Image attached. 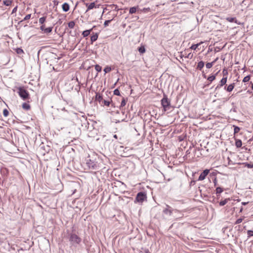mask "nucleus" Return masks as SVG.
Masks as SVG:
<instances>
[{
	"mask_svg": "<svg viewBox=\"0 0 253 253\" xmlns=\"http://www.w3.org/2000/svg\"><path fill=\"white\" fill-rule=\"evenodd\" d=\"M126 100L125 98H123L122 100L121 101L120 107H123L125 106L126 104Z\"/></svg>",
	"mask_w": 253,
	"mask_h": 253,
	"instance_id": "b1692460",
	"label": "nucleus"
},
{
	"mask_svg": "<svg viewBox=\"0 0 253 253\" xmlns=\"http://www.w3.org/2000/svg\"><path fill=\"white\" fill-rule=\"evenodd\" d=\"M209 170L208 169H206L204 170L200 175L198 180L202 181L205 179L206 176L209 173Z\"/></svg>",
	"mask_w": 253,
	"mask_h": 253,
	"instance_id": "6e6552de",
	"label": "nucleus"
},
{
	"mask_svg": "<svg viewBox=\"0 0 253 253\" xmlns=\"http://www.w3.org/2000/svg\"><path fill=\"white\" fill-rule=\"evenodd\" d=\"M250 80V76H247L245 77H244V78L243 79V82L246 83V82L249 81Z\"/></svg>",
	"mask_w": 253,
	"mask_h": 253,
	"instance_id": "72a5a7b5",
	"label": "nucleus"
},
{
	"mask_svg": "<svg viewBox=\"0 0 253 253\" xmlns=\"http://www.w3.org/2000/svg\"><path fill=\"white\" fill-rule=\"evenodd\" d=\"M112 20V19L111 20H106L105 22H104V25L105 27H106L107 26H108L109 24L110 23L111 21Z\"/></svg>",
	"mask_w": 253,
	"mask_h": 253,
	"instance_id": "a19ab883",
	"label": "nucleus"
},
{
	"mask_svg": "<svg viewBox=\"0 0 253 253\" xmlns=\"http://www.w3.org/2000/svg\"><path fill=\"white\" fill-rule=\"evenodd\" d=\"M111 71V68L109 66H107L104 69V71L105 73H109Z\"/></svg>",
	"mask_w": 253,
	"mask_h": 253,
	"instance_id": "c85d7f7f",
	"label": "nucleus"
},
{
	"mask_svg": "<svg viewBox=\"0 0 253 253\" xmlns=\"http://www.w3.org/2000/svg\"><path fill=\"white\" fill-rule=\"evenodd\" d=\"M75 25V22L73 21H70L68 23V27L71 29H73Z\"/></svg>",
	"mask_w": 253,
	"mask_h": 253,
	"instance_id": "5701e85b",
	"label": "nucleus"
},
{
	"mask_svg": "<svg viewBox=\"0 0 253 253\" xmlns=\"http://www.w3.org/2000/svg\"><path fill=\"white\" fill-rule=\"evenodd\" d=\"M229 200L228 199H225V200H223V201H221L219 202V205L220 206H224L228 202V201Z\"/></svg>",
	"mask_w": 253,
	"mask_h": 253,
	"instance_id": "412c9836",
	"label": "nucleus"
},
{
	"mask_svg": "<svg viewBox=\"0 0 253 253\" xmlns=\"http://www.w3.org/2000/svg\"><path fill=\"white\" fill-rule=\"evenodd\" d=\"M217 59H218V58H217L216 59H215V60L212 62H213V64H214V63L217 61Z\"/></svg>",
	"mask_w": 253,
	"mask_h": 253,
	"instance_id": "603ef678",
	"label": "nucleus"
},
{
	"mask_svg": "<svg viewBox=\"0 0 253 253\" xmlns=\"http://www.w3.org/2000/svg\"><path fill=\"white\" fill-rule=\"evenodd\" d=\"M3 114L4 117H7L9 114L8 111L6 109H4V110L3 111Z\"/></svg>",
	"mask_w": 253,
	"mask_h": 253,
	"instance_id": "e433bc0d",
	"label": "nucleus"
},
{
	"mask_svg": "<svg viewBox=\"0 0 253 253\" xmlns=\"http://www.w3.org/2000/svg\"><path fill=\"white\" fill-rule=\"evenodd\" d=\"M245 166L247 168L249 169H251L253 168V164H249V163H245Z\"/></svg>",
	"mask_w": 253,
	"mask_h": 253,
	"instance_id": "473e14b6",
	"label": "nucleus"
},
{
	"mask_svg": "<svg viewBox=\"0 0 253 253\" xmlns=\"http://www.w3.org/2000/svg\"><path fill=\"white\" fill-rule=\"evenodd\" d=\"M114 94L115 95H120V92L118 88L115 89L114 90Z\"/></svg>",
	"mask_w": 253,
	"mask_h": 253,
	"instance_id": "58836bf2",
	"label": "nucleus"
},
{
	"mask_svg": "<svg viewBox=\"0 0 253 253\" xmlns=\"http://www.w3.org/2000/svg\"><path fill=\"white\" fill-rule=\"evenodd\" d=\"M216 74L214 75H212V76L209 77L207 79L208 81L209 82H210V83H211L213 80H215V77H216Z\"/></svg>",
	"mask_w": 253,
	"mask_h": 253,
	"instance_id": "a211bd4d",
	"label": "nucleus"
},
{
	"mask_svg": "<svg viewBox=\"0 0 253 253\" xmlns=\"http://www.w3.org/2000/svg\"><path fill=\"white\" fill-rule=\"evenodd\" d=\"M223 188L220 187H218L216 189V194H220L223 192Z\"/></svg>",
	"mask_w": 253,
	"mask_h": 253,
	"instance_id": "393cba45",
	"label": "nucleus"
},
{
	"mask_svg": "<svg viewBox=\"0 0 253 253\" xmlns=\"http://www.w3.org/2000/svg\"><path fill=\"white\" fill-rule=\"evenodd\" d=\"M19 95L23 99L26 100L29 97V93L23 87H20L18 91Z\"/></svg>",
	"mask_w": 253,
	"mask_h": 253,
	"instance_id": "39448f33",
	"label": "nucleus"
},
{
	"mask_svg": "<svg viewBox=\"0 0 253 253\" xmlns=\"http://www.w3.org/2000/svg\"><path fill=\"white\" fill-rule=\"evenodd\" d=\"M145 253H151L149 251V250H145Z\"/></svg>",
	"mask_w": 253,
	"mask_h": 253,
	"instance_id": "3c124183",
	"label": "nucleus"
},
{
	"mask_svg": "<svg viewBox=\"0 0 253 253\" xmlns=\"http://www.w3.org/2000/svg\"><path fill=\"white\" fill-rule=\"evenodd\" d=\"M40 30L43 32L44 33L48 34L52 32L53 27H50L45 28V25H42L40 28Z\"/></svg>",
	"mask_w": 253,
	"mask_h": 253,
	"instance_id": "0eeeda50",
	"label": "nucleus"
},
{
	"mask_svg": "<svg viewBox=\"0 0 253 253\" xmlns=\"http://www.w3.org/2000/svg\"><path fill=\"white\" fill-rule=\"evenodd\" d=\"M247 235H248V237L249 238L251 236H253V231L252 230H248L247 231Z\"/></svg>",
	"mask_w": 253,
	"mask_h": 253,
	"instance_id": "f704fd0d",
	"label": "nucleus"
},
{
	"mask_svg": "<svg viewBox=\"0 0 253 253\" xmlns=\"http://www.w3.org/2000/svg\"><path fill=\"white\" fill-rule=\"evenodd\" d=\"M150 10V8L149 7L144 8L142 10H141V11L142 12H143L144 13L147 12L149 11Z\"/></svg>",
	"mask_w": 253,
	"mask_h": 253,
	"instance_id": "ea45409f",
	"label": "nucleus"
},
{
	"mask_svg": "<svg viewBox=\"0 0 253 253\" xmlns=\"http://www.w3.org/2000/svg\"><path fill=\"white\" fill-rule=\"evenodd\" d=\"M173 211H174L175 212L178 211L177 210H173L169 205H167V208L163 210V212L166 214H168L169 215H171Z\"/></svg>",
	"mask_w": 253,
	"mask_h": 253,
	"instance_id": "423d86ee",
	"label": "nucleus"
},
{
	"mask_svg": "<svg viewBox=\"0 0 253 253\" xmlns=\"http://www.w3.org/2000/svg\"><path fill=\"white\" fill-rule=\"evenodd\" d=\"M227 82V77H223L220 81V84L223 86Z\"/></svg>",
	"mask_w": 253,
	"mask_h": 253,
	"instance_id": "6ab92c4d",
	"label": "nucleus"
},
{
	"mask_svg": "<svg viewBox=\"0 0 253 253\" xmlns=\"http://www.w3.org/2000/svg\"><path fill=\"white\" fill-rule=\"evenodd\" d=\"M227 20L230 22H233L235 20V18L233 17H228L227 18Z\"/></svg>",
	"mask_w": 253,
	"mask_h": 253,
	"instance_id": "79ce46f5",
	"label": "nucleus"
},
{
	"mask_svg": "<svg viewBox=\"0 0 253 253\" xmlns=\"http://www.w3.org/2000/svg\"><path fill=\"white\" fill-rule=\"evenodd\" d=\"M136 11V7H132L129 9V12L130 14H133L135 13Z\"/></svg>",
	"mask_w": 253,
	"mask_h": 253,
	"instance_id": "4be33fe9",
	"label": "nucleus"
},
{
	"mask_svg": "<svg viewBox=\"0 0 253 253\" xmlns=\"http://www.w3.org/2000/svg\"><path fill=\"white\" fill-rule=\"evenodd\" d=\"M94 27H95V26H93V27L90 30H86L83 31V32L82 33V35L83 36V37H87L90 34L91 32L92 31L93 28Z\"/></svg>",
	"mask_w": 253,
	"mask_h": 253,
	"instance_id": "9b49d317",
	"label": "nucleus"
},
{
	"mask_svg": "<svg viewBox=\"0 0 253 253\" xmlns=\"http://www.w3.org/2000/svg\"><path fill=\"white\" fill-rule=\"evenodd\" d=\"M103 103L104 105L109 106L110 105V102L109 101L103 100V101H102V104H103Z\"/></svg>",
	"mask_w": 253,
	"mask_h": 253,
	"instance_id": "c756f323",
	"label": "nucleus"
},
{
	"mask_svg": "<svg viewBox=\"0 0 253 253\" xmlns=\"http://www.w3.org/2000/svg\"><path fill=\"white\" fill-rule=\"evenodd\" d=\"M214 183L215 185L216 184V179H214Z\"/></svg>",
	"mask_w": 253,
	"mask_h": 253,
	"instance_id": "6e6d98bb",
	"label": "nucleus"
},
{
	"mask_svg": "<svg viewBox=\"0 0 253 253\" xmlns=\"http://www.w3.org/2000/svg\"><path fill=\"white\" fill-rule=\"evenodd\" d=\"M242 145V141L240 139H237L235 142V146L237 148H240Z\"/></svg>",
	"mask_w": 253,
	"mask_h": 253,
	"instance_id": "dca6fc26",
	"label": "nucleus"
},
{
	"mask_svg": "<svg viewBox=\"0 0 253 253\" xmlns=\"http://www.w3.org/2000/svg\"><path fill=\"white\" fill-rule=\"evenodd\" d=\"M235 84H229L227 87L226 86L224 87V89H226L228 92H231L233 90L234 88Z\"/></svg>",
	"mask_w": 253,
	"mask_h": 253,
	"instance_id": "f8f14e48",
	"label": "nucleus"
},
{
	"mask_svg": "<svg viewBox=\"0 0 253 253\" xmlns=\"http://www.w3.org/2000/svg\"><path fill=\"white\" fill-rule=\"evenodd\" d=\"M193 57V54H191V53H189L186 56V57L187 58H189V59H191Z\"/></svg>",
	"mask_w": 253,
	"mask_h": 253,
	"instance_id": "a18cd8bd",
	"label": "nucleus"
},
{
	"mask_svg": "<svg viewBox=\"0 0 253 253\" xmlns=\"http://www.w3.org/2000/svg\"><path fill=\"white\" fill-rule=\"evenodd\" d=\"M204 62L202 61H201L198 63L197 68L199 69L200 70H202V69L203 68L204 66Z\"/></svg>",
	"mask_w": 253,
	"mask_h": 253,
	"instance_id": "2eb2a0df",
	"label": "nucleus"
},
{
	"mask_svg": "<svg viewBox=\"0 0 253 253\" xmlns=\"http://www.w3.org/2000/svg\"><path fill=\"white\" fill-rule=\"evenodd\" d=\"M31 17V14H28L24 18L23 20H29Z\"/></svg>",
	"mask_w": 253,
	"mask_h": 253,
	"instance_id": "37998d69",
	"label": "nucleus"
},
{
	"mask_svg": "<svg viewBox=\"0 0 253 253\" xmlns=\"http://www.w3.org/2000/svg\"><path fill=\"white\" fill-rule=\"evenodd\" d=\"M114 137L115 138H117V135L116 134L114 135Z\"/></svg>",
	"mask_w": 253,
	"mask_h": 253,
	"instance_id": "864d4df0",
	"label": "nucleus"
},
{
	"mask_svg": "<svg viewBox=\"0 0 253 253\" xmlns=\"http://www.w3.org/2000/svg\"><path fill=\"white\" fill-rule=\"evenodd\" d=\"M46 20V17H42L39 19V23L42 25H44L43 23Z\"/></svg>",
	"mask_w": 253,
	"mask_h": 253,
	"instance_id": "aec40b11",
	"label": "nucleus"
},
{
	"mask_svg": "<svg viewBox=\"0 0 253 253\" xmlns=\"http://www.w3.org/2000/svg\"><path fill=\"white\" fill-rule=\"evenodd\" d=\"M200 44H201V43H197V44H193V45L191 46L190 48H191V49H193V50H196V49L198 48V47L199 46V45H200Z\"/></svg>",
	"mask_w": 253,
	"mask_h": 253,
	"instance_id": "cd10ccee",
	"label": "nucleus"
},
{
	"mask_svg": "<svg viewBox=\"0 0 253 253\" xmlns=\"http://www.w3.org/2000/svg\"><path fill=\"white\" fill-rule=\"evenodd\" d=\"M146 194L144 192H140L137 193L134 202L142 203L145 200H146Z\"/></svg>",
	"mask_w": 253,
	"mask_h": 253,
	"instance_id": "20e7f679",
	"label": "nucleus"
},
{
	"mask_svg": "<svg viewBox=\"0 0 253 253\" xmlns=\"http://www.w3.org/2000/svg\"><path fill=\"white\" fill-rule=\"evenodd\" d=\"M138 51L140 53H143L145 52V48L144 47V46H140L139 48H138Z\"/></svg>",
	"mask_w": 253,
	"mask_h": 253,
	"instance_id": "a878e982",
	"label": "nucleus"
},
{
	"mask_svg": "<svg viewBox=\"0 0 253 253\" xmlns=\"http://www.w3.org/2000/svg\"><path fill=\"white\" fill-rule=\"evenodd\" d=\"M222 86H223V85H221V84H220V83H219V84L216 86V87H215V90H217V89H218V88H220L221 87H222Z\"/></svg>",
	"mask_w": 253,
	"mask_h": 253,
	"instance_id": "49530a36",
	"label": "nucleus"
},
{
	"mask_svg": "<svg viewBox=\"0 0 253 253\" xmlns=\"http://www.w3.org/2000/svg\"><path fill=\"white\" fill-rule=\"evenodd\" d=\"M95 100L98 101L100 103L103 101V98L102 95L99 93H96L95 95Z\"/></svg>",
	"mask_w": 253,
	"mask_h": 253,
	"instance_id": "ddd939ff",
	"label": "nucleus"
},
{
	"mask_svg": "<svg viewBox=\"0 0 253 253\" xmlns=\"http://www.w3.org/2000/svg\"><path fill=\"white\" fill-rule=\"evenodd\" d=\"M161 104L164 108L165 111L168 110L170 109V101L169 100L167 96L164 95V97L161 100Z\"/></svg>",
	"mask_w": 253,
	"mask_h": 253,
	"instance_id": "7ed1b4c3",
	"label": "nucleus"
},
{
	"mask_svg": "<svg viewBox=\"0 0 253 253\" xmlns=\"http://www.w3.org/2000/svg\"><path fill=\"white\" fill-rule=\"evenodd\" d=\"M17 10V7H15L13 8V9L12 10V13L15 12Z\"/></svg>",
	"mask_w": 253,
	"mask_h": 253,
	"instance_id": "09e8293b",
	"label": "nucleus"
},
{
	"mask_svg": "<svg viewBox=\"0 0 253 253\" xmlns=\"http://www.w3.org/2000/svg\"><path fill=\"white\" fill-rule=\"evenodd\" d=\"M16 51L17 54H21L23 53V50L20 48H17L16 49Z\"/></svg>",
	"mask_w": 253,
	"mask_h": 253,
	"instance_id": "2f4dec72",
	"label": "nucleus"
},
{
	"mask_svg": "<svg viewBox=\"0 0 253 253\" xmlns=\"http://www.w3.org/2000/svg\"><path fill=\"white\" fill-rule=\"evenodd\" d=\"M234 133H237L240 130V128L237 126H234Z\"/></svg>",
	"mask_w": 253,
	"mask_h": 253,
	"instance_id": "bb28decb",
	"label": "nucleus"
},
{
	"mask_svg": "<svg viewBox=\"0 0 253 253\" xmlns=\"http://www.w3.org/2000/svg\"><path fill=\"white\" fill-rule=\"evenodd\" d=\"M86 6L87 7V9L86 10V11L93 9L94 7H95V4L94 2H91L90 3H86L85 4Z\"/></svg>",
	"mask_w": 253,
	"mask_h": 253,
	"instance_id": "9d476101",
	"label": "nucleus"
},
{
	"mask_svg": "<svg viewBox=\"0 0 253 253\" xmlns=\"http://www.w3.org/2000/svg\"><path fill=\"white\" fill-rule=\"evenodd\" d=\"M22 108L26 110H28L30 109V106L27 103H23L22 104Z\"/></svg>",
	"mask_w": 253,
	"mask_h": 253,
	"instance_id": "f3484780",
	"label": "nucleus"
},
{
	"mask_svg": "<svg viewBox=\"0 0 253 253\" xmlns=\"http://www.w3.org/2000/svg\"><path fill=\"white\" fill-rule=\"evenodd\" d=\"M223 75L224 76L225 74H227V71L226 70L224 69L223 71Z\"/></svg>",
	"mask_w": 253,
	"mask_h": 253,
	"instance_id": "de8ad7c7",
	"label": "nucleus"
},
{
	"mask_svg": "<svg viewBox=\"0 0 253 253\" xmlns=\"http://www.w3.org/2000/svg\"><path fill=\"white\" fill-rule=\"evenodd\" d=\"M98 37V35L97 33H95V34L92 35L90 37L91 43H92L96 41Z\"/></svg>",
	"mask_w": 253,
	"mask_h": 253,
	"instance_id": "4468645a",
	"label": "nucleus"
},
{
	"mask_svg": "<svg viewBox=\"0 0 253 253\" xmlns=\"http://www.w3.org/2000/svg\"><path fill=\"white\" fill-rule=\"evenodd\" d=\"M252 89L253 90V84H252Z\"/></svg>",
	"mask_w": 253,
	"mask_h": 253,
	"instance_id": "4d7b16f0",
	"label": "nucleus"
},
{
	"mask_svg": "<svg viewBox=\"0 0 253 253\" xmlns=\"http://www.w3.org/2000/svg\"><path fill=\"white\" fill-rule=\"evenodd\" d=\"M243 211V208H241L240 210V212H241Z\"/></svg>",
	"mask_w": 253,
	"mask_h": 253,
	"instance_id": "5fc2aeb1",
	"label": "nucleus"
},
{
	"mask_svg": "<svg viewBox=\"0 0 253 253\" xmlns=\"http://www.w3.org/2000/svg\"><path fill=\"white\" fill-rule=\"evenodd\" d=\"M248 203V202H242V205H244V206H245V205H246Z\"/></svg>",
	"mask_w": 253,
	"mask_h": 253,
	"instance_id": "8fccbe9b",
	"label": "nucleus"
},
{
	"mask_svg": "<svg viewBox=\"0 0 253 253\" xmlns=\"http://www.w3.org/2000/svg\"><path fill=\"white\" fill-rule=\"evenodd\" d=\"M85 162L86 166L88 169L92 170L98 169L97 162L93 160H91L89 157L86 159Z\"/></svg>",
	"mask_w": 253,
	"mask_h": 253,
	"instance_id": "f257e3e1",
	"label": "nucleus"
},
{
	"mask_svg": "<svg viewBox=\"0 0 253 253\" xmlns=\"http://www.w3.org/2000/svg\"><path fill=\"white\" fill-rule=\"evenodd\" d=\"M62 8L64 12H67L70 8V6L68 3L65 2L62 5Z\"/></svg>",
	"mask_w": 253,
	"mask_h": 253,
	"instance_id": "1a4fd4ad",
	"label": "nucleus"
},
{
	"mask_svg": "<svg viewBox=\"0 0 253 253\" xmlns=\"http://www.w3.org/2000/svg\"><path fill=\"white\" fill-rule=\"evenodd\" d=\"M3 3L4 4L6 5V6H8V5H10L11 3V1L10 0H5L3 1Z\"/></svg>",
	"mask_w": 253,
	"mask_h": 253,
	"instance_id": "4c0bfd02",
	"label": "nucleus"
},
{
	"mask_svg": "<svg viewBox=\"0 0 253 253\" xmlns=\"http://www.w3.org/2000/svg\"><path fill=\"white\" fill-rule=\"evenodd\" d=\"M95 69L97 72H99L101 71L102 67L99 65H96L95 66Z\"/></svg>",
	"mask_w": 253,
	"mask_h": 253,
	"instance_id": "7c9ffc66",
	"label": "nucleus"
},
{
	"mask_svg": "<svg viewBox=\"0 0 253 253\" xmlns=\"http://www.w3.org/2000/svg\"><path fill=\"white\" fill-rule=\"evenodd\" d=\"M242 221H243V219H242V218H239V219H238L236 221V222H235V224H239V223H241V222H242Z\"/></svg>",
	"mask_w": 253,
	"mask_h": 253,
	"instance_id": "c03bdc74",
	"label": "nucleus"
},
{
	"mask_svg": "<svg viewBox=\"0 0 253 253\" xmlns=\"http://www.w3.org/2000/svg\"><path fill=\"white\" fill-rule=\"evenodd\" d=\"M213 64V62L207 63L206 64V66L207 68L210 69L212 67Z\"/></svg>",
	"mask_w": 253,
	"mask_h": 253,
	"instance_id": "c9c22d12",
	"label": "nucleus"
},
{
	"mask_svg": "<svg viewBox=\"0 0 253 253\" xmlns=\"http://www.w3.org/2000/svg\"><path fill=\"white\" fill-rule=\"evenodd\" d=\"M69 241L74 246H76L82 242V239L75 233H71L69 237Z\"/></svg>",
	"mask_w": 253,
	"mask_h": 253,
	"instance_id": "f03ea898",
	"label": "nucleus"
}]
</instances>
